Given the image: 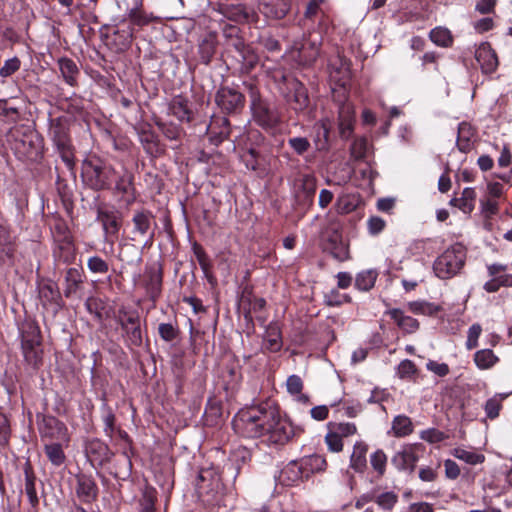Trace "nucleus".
Here are the masks:
<instances>
[{"mask_svg":"<svg viewBox=\"0 0 512 512\" xmlns=\"http://www.w3.org/2000/svg\"><path fill=\"white\" fill-rule=\"evenodd\" d=\"M22 350L24 357L29 364L36 366L39 363L41 359V348L38 340L34 338L27 339L24 337L22 341Z\"/></svg>","mask_w":512,"mask_h":512,"instance_id":"nucleus-23","label":"nucleus"},{"mask_svg":"<svg viewBox=\"0 0 512 512\" xmlns=\"http://www.w3.org/2000/svg\"><path fill=\"white\" fill-rule=\"evenodd\" d=\"M76 493L82 501L90 502L94 500L97 496V487L95 482L86 475L78 476Z\"/></svg>","mask_w":512,"mask_h":512,"instance_id":"nucleus-18","label":"nucleus"},{"mask_svg":"<svg viewBox=\"0 0 512 512\" xmlns=\"http://www.w3.org/2000/svg\"><path fill=\"white\" fill-rule=\"evenodd\" d=\"M328 429L335 431L342 439L352 436L357 432L353 423H329Z\"/></svg>","mask_w":512,"mask_h":512,"instance_id":"nucleus-39","label":"nucleus"},{"mask_svg":"<svg viewBox=\"0 0 512 512\" xmlns=\"http://www.w3.org/2000/svg\"><path fill=\"white\" fill-rule=\"evenodd\" d=\"M115 171L110 165H106L100 159L84 161L82 176L86 183L95 190L108 188Z\"/></svg>","mask_w":512,"mask_h":512,"instance_id":"nucleus-2","label":"nucleus"},{"mask_svg":"<svg viewBox=\"0 0 512 512\" xmlns=\"http://www.w3.org/2000/svg\"><path fill=\"white\" fill-rule=\"evenodd\" d=\"M475 58L484 73H492L498 67L497 55L488 42H483L478 46Z\"/></svg>","mask_w":512,"mask_h":512,"instance_id":"nucleus-12","label":"nucleus"},{"mask_svg":"<svg viewBox=\"0 0 512 512\" xmlns=\"http://www.w3.org/2000/svg\"><path fill=\"white\" fill-rule=\"evenodd\" d=\"M61 443L62 442L45 444V453L50 462L56 466L61 465L65 460Z\"/></svg>","mask_w":512,"mask_h":512,"instance_id":"nucleus-31","label":"nucleus"},{"mask_svg":"<svg viewBox=\"0 0 512 512\" xmlns=\"http://www.w3.org/2000/svg\"><path fill=\"white\" fill-rule=\"evenodd\" d=\"M119 323L122 329L125 331L128 341L135 346L141 345L142 335L139 316L136 313L120 311Z\"/></svg>","mask_w":512,"mask_h":512,"instance_id":"nucleus-6","label":"nucleus"},{"mask_svg":"<svg viewBox=\"0 0 512 512\" xmlns=\"http://www.w3.org/2000/svg\"><path fill=\"white\" fill-rule=\"evenodd\" d=\"M476 193L472 188H465L462 192V196L459 198L460 203L459 209L464 213H470L474 209V200Z\"/></svg>","mask_w":512,"mask_h":512,"instance_id":"nucleus-36","label":"nucleus"},{"mask_svg":"<svg viewBox=\"0 0 512 512\" xmlns=\"http://www.w3.org/2000/svg\"><path fill=\"white\" fill-rule=\"evenodd\" d=\"M447 437L448 436L444 432L435 428L424 430L420 434V438L429 443H438L445 440Z\"/></svg>","mask_w":512,"mask_h":512,"instance_id":"nucleus-43","label":"nucleus"},{"mask_svg":"<svg viewBox=\"0 0 512 512\" xmlns=\"http://www.w3.org/2000/svg\"><path fill=\"white\" fill-rule=\"evenodd\" d=\"M500 409H501V400L500 399H498L497 397H493V398L487 400V402L485 404V412H486V415L490 419H494V418L498 417Z\"/></svg>","mask_w":512,"mask_h":512,"instance_id":"nucleus-50","label":"nucleus"},{"mask_svg":"<svg viewBox=\"0 0 512 512\" xmlns=\"http://www.w3.org/2000/svg\"><path fill=\"white\" fill-rule=\"evenodd\" d=\"M408 308L412 313L423 315H434L439 311L438 306L424 301L410 302Z\"/></svg>","mask_w":512,"mask_h":512,"instance_id":"nucleus-34","label":"nucleus"},{"mask_svg":"<svg viewBox=\"0 0 512 512\" xmlns=\"http://www.w3.org/2000/svg\"><path fill=\"white\" fill-rule=\"evenodd\" d=\"M430 39L436 45L447 47L452 42L450 31L446 28L437 27L430 32Z\"/></svg>","mask_w":512,"mask_h":512,"instance_id":"nucleus-35","label":"nucleus"},{"mask_svg":"<svg viewBox=\"0 0 512 512\" xmlns=\"http://www.w3.org/2000/svg\"><path fill=\"white\" fill-rule=\"evenodd\" d=\"M171 113L180 121H189L190 112L181 101H174L170 106Z\"/></svg>","mask_w":512,"mask_h":512,"instance_id":"nucleus-44","label":"nucleus"},{"mask_svg":"<svg viewBox=\"0 0 512 512\" xmlns=\"http://www.w3.org/2000/svg\"><path fill=\"white\" fill-rule=\"evenodd\" d=\"M263 346L270 352H277L282 347L281 332L277 324H270L264 335Z\"/></svg>","mask_w":512,"mask_h":512,"instance_id":"nucleus-21","label":"nucleus"},{"mask_svg":"<svg viewBox=\"0 0 512 512\" xmlns=\"http://www.w3.org/2000/svg\"><path fill=\"white\" fill-rule=\"evenodd\" d=\"M152 220L153 216L150 212H136L132 218L133 230L131 239L133 241L143 240L144 246H151L154 237Z\"/></svg>","mask_w":512,"mask_h":512,"instance_id":"nucleus-5","label":"nucleus"},{"mask_svg":"<svg viewBox=\"0 0 512 512\" xmlns=\"http://www.w3.org/2000/svg\"><path fill=\"white\" fill-rule=\"evenodd\" d=\"M232 16L236 21H250L254 19L255 13L244 5H238L233 9Z\"/></svg>","mask_w":512,"mask_h":512,"instance_id":"nucleus-46","label":"nucleus"},{"mask_svg":"<svg viewBox=\"0 0 512 512\" xmlns=\"http://www.w3.org/2000/svg\"><path fill=\"white\" fill-rule=\"evenodd\" d=\"M40 432L43 438L56 440L58 442H67L68 434L66 426L58 419L52 416L44 417Z\"/></svg>","mask_w":512,"mask_h":512,"instance_id":"nucleus-9","label":"nucleus"},{"mask_svg":"<svg viewBox=\"0 0 512 512\" xmlns=\"http://www.w3.org/2000/svg\"><path fill=\"white\" fill-rule=\"evenodd\" d=\"M87 265L93 273L105 274L108 271V264L98 256L89 258Z\"/></svg>","mask_w":512,"mask_h":512,"instance_id":"nucleus-48","label":"nucleus"},{"mask_svg":"<svg viewBox=\"0 0 512 512\" xmlns=\"http://www.w3.org/2000/svg\"><path fill=\"white\" fill-rule=\"evenodd\" d=\"M272 429L269 431V440L276 444H283L287 442L292 434V426L291 424L285 420L282 419L279 411L276 414L275 423L271 425Z\"/></svg>","mask_w":512,"mask_h":512,"instance_id":"nucleus-14","label":"nucleus"},{"mask_svg":"<svg viewBox=\"0 0 512 512\" xmlns=\"http://www.w3.org/2000/svg\"><path fill=\"white\" fill-rule=\"evenodd\" d=\"M452 454L455 458L471 465L480 464L485 460V456L483 454H479L474 450H468L460 447L455 448Z\"/></svg>","mask_w":512,"mask_h":512,"instance_id":"nucleus-28","label":"nucleus"},{"mask_svg":"<svg viewBox=\"0 0 512 512\" xmlns=\"http://www.w3.org/2000/svg\"><path fill=\"white\" fill-rule=\"evenodd\" d=\"M329 409L325 405L316 406L311 409V416L313 419L322 421L328 417Z\"/></svg>","mask_w":512,"mask_h":512,"instance_id":"nucleus-64","label":"nucleus"},{"mask_svg":"<svg viewBox=\"0 0 512 512\" xmlns=\"http://www.w3.org/2000/svg\"><path fill=\"white\" fill-rule=\"evenodd\" d=\"M289 144L298 154H303L310 146L308 140L303 137L291 138Z\"/></svg>","mask_w":512,"mask_h":512,"instance_id":"nucleus-58","label":"nucleus"},{"mask_svg":"<svg viewBox=\"0 0 512 512\" xmlns=\"http://www.w3.org/2000/svg\"><path fill=\"white\" fill-rule=\"evenodd\" d=\"M235 48L239 52L238 61L242 62L245 68L250 69L257 63V56L246 47L240 40L234 42Z\"/></svg>","mask_w":512,"mask_h":512,"instance_id":"nucleus-30","label":"nucleus"},{"mask_svg":"<svg viewBox=\"0 0 512 512\" xmlns=\"http://www.w3.org/2000/svg\"><path fill=\"white\" fill-rule=\"evenodd\" d=\"M286 385L288 392L291 394H299L303 388L302 380L296 375H291L287 379Z\"/></svg>","mask_w":512,"mask_h":512,"instance_id":"nucleus-59","label":"nucleus"},{"mask_svg":"<svg viewBox=\"0 0 512 512\" xmlns=\"http://www.w3.org/2000/svg\"><path fill=\"white\" fill-rule=\"evenodd\" d=\"M194 253H195V256H196L202 270L207 275L210 270V263H209L208 256L206 255L204 250L198 245L194 246Z\"/></svg>","mask_w":512,"mask_h":512,"instance_id":"nucleus-55","label":"nucleus"},{"mask_svg":"<svg viewBox=\"0 0 512 512\" xmlns=\"http://www.w3.org/2000/svg\"><path fill=\"white\" fill-rule=\"evenodd\" d=\"M390 317L396 322L399 328L406 333H414L419 328V323L416 319L404 315L400 309H392L387 312Z\"/></svg>","mask_w":512,"mask_h":512,"instance_id":"nucleus-20","label":"nucleus"},{"mask_svg":"<svg viewBox=\"0 0 512 512\" xmlns=\"http://www.w3.org/2000/svg\"><path fill=\"white\" fill-rule=\"evenodd\" d=\"M20 68V60L17 57L8 59L0 69L2 77L11 76Z\"/></svg>","mask_w":512,"mask_h":512,"instance_id":"nucleus-51","label":"nucleus"},{"mask_svg":"<svg viewBox=\"0 0 512 512\" xmlns=\"http://www.w3.org/2000/svg\"><path fill=\"white\" fill-rule=\"evenodd\" d=\"M474 361L478 368L489 369L497 363L498 357L495 356L492 350L483 349L475 353Z\"/></svg>","mask_w":512,"mask_h":512,"instance_id":"nucleus-29","label":"nucleus"},{"mask_svg":"<svg viewBox=\"0 0 512 512\" xmlns=\"http://www.w3.org/2000/svg\"><path fill=\"white\" fill-rule=\"evenodd\" d=\"M397 501L396 495L393 493H383L377 498V503L379 506H381L383 509L389 510L391 509Z\"/></svg>","mask_w":512,"mask_h":512,"instance_id":"nucleus-57","label":"nucleus"},{"mask_svg":"<svg viewBox=\"0 0 512 512\" xmlns=\"http://www.w3.org/2000/svg\"><path fill=\"white\" fill-rule=\"evenodd\" d=\"M376 278L377 273L375 271H363L357 275L355 285L360 290L368 291L374 286Z\"/></svg>","mask_w":512,"mask_h":512,"instance_id":"nucleus-32","label":"nucleus"},{"mask_svg":"<svg viewBox=\"0 0 512 512\" xmlns=\"http://www.w3.org/2000/svg\"><path fill=\"white\" fill-rule=\"evenodd\" d=\"M129 20L137 26H144L150 22V18L139 7L130 10Z\"/></svg>","mask_w":512,"mask_h":512,"instance_id":"nucleus-47","label":"nucleus"},{"mask_svg":"<svg viewBox=\"0 0 512 512\" xmlns=\"http://www.w3.org/2000/svg\"><path fill=\"white\" fill-rule=\"evenodd\" d=\"M302 191L305 194V199L309 205L313 202V197L316 192V179L313 176L305 175L302 178Z\"/></svg>","mask_w":512,"mask_h":512,"instance_id":"nucleus-37","label":"nucleus"},{"mask_svg":"<svg viewBox=\"0 0 512 512\" xmlns=\"http://www.w3.org/2000/svg\"><path fill=\"white\" fill-rule=\"evenodd\" d=\"M103 229L108 236H115L118 233L120 222L114 213L100 212L98 215Z\"/></svg>","mask_w":512,"mask_h":512,"instance_id":"nucleus-27","label":"nucleus"},{"mask_svg":"<svg viewBox=\"0 0 512 512\" xmlns=\"http://www.w3.org/2000/svg\"><path fill=\"white\" fill-rule=\"evenodd\" d=\"M368 446L364 442H356L350 458V467L356 472H364L367 467L366 454Z\"/></svg>","mask_w":512,"mask_h":512,"instance_id":"nucleus-19","label":"nucleus"},{"mask_svg":"<svg viewBox=\"0 0 512 512\" xmlns=\"http://www.w3.org/2000/svg\"><path fill=\"white\" fill-rule=\"evenodd\" d=\"M446 476L450 479H456L460 474L458 465L452 460H446L444 462Z\"/></svg>","mask_w":512,"mask_h":512,"instance_id":"nucleus-63","label":"nucleus"},{"mask_svg":"<svg viewBox=\"0 0 512 512\" xmlns=\"http://www.w3.org/2000/svg\"><path fill=\"white\" fill-rule=\"evenodd\" d=\"M287 89L286 98L293 109L295 111L304 110L309 104V98L303 84L297 79L292 78L287 82Z\"/></svg>","mask_w":512,"mask_h":512,"instance_id":"nucleus-7","label":"nucleus"},{"mask_svg":"<svg viewBox=\"0 0 512 512\" xmlns=\"http://www.w3.org/2000/svg\"><path fill=\"white\" fill-rule=\"evenodd\" d=\"M354 111L350 104H343L339 109V129L343 137L348 136L353 128Z\"/></svg>","mask_w":512,"mask_h":512,"instance_id":"nucleus-24","label":"nucleus"},{"mask_svg":"<svg viewBox=\"0 0 512 512\" xmlns=\"http://www.w3.org/2000/svg\"><path fill=\"white\" fill-rule=\"evenodd\" d=\"M325 442L332 452H340L343 450V439L332 429H328Z\"/></svg>","mask_w":512,"mask_h":512,"instance_id":"nucleus-41","label":"nucleus"},{"mask_svg":"<svg viewBox=\"0 0 512 512\" xmlns=\"http://www.w3.org/2000/svg\"><path fill=\"white\" fill-rule=\"evenodd\" d=\"M161 338L165 341H172L177 337V329L170 323H162L158 327Z\"/></svg>","mask_w":512,"mask_h":512,"instance_id":"nucleus-49","label":"nucleus"},{"mask_svg":"<svg viewBox=\"0 0 512 512\" xmlns=\"http://www.w3.org/2000/svg\"><path fill=\"white\" fill-rule=\"evenodd\" d=\"M372 468L382 476L385 473L387 456L382 450H377L370 457Z\"/></svg>","mask_w":512,"mask_h":512,"instance_id":"nucleus-38","label":"nucleus"},{"mask_svg":"<svg viewBox=\"0 0 512 512\" xmlns=\"http://www.w3.org/2000/svg\"><path fill=\"white\" fill-rule=\"evenodd\" d=\"M155 495L154 490L147 489L143 494L142 512H153Z\"/></svg>","mask_w":512,"mask_h":512,"instance_id":"nucleus-56","label":"nucleus"},{"mask_svg":"<svg viewBox=\"0 0 512 512\" xmlns=\"http://www.w3.org/2000/svg\"><path fill=\"white\" fill-rule=\"evenodd\" d=\"M416 372L414 363L410 360L402 361L398 366V374L401 378H409Z\"/></svg>","mask_w":512,"mask_h":512,"instance_id":"nucleus-53","label":"nucleus"},{"mask_svg":"<svg viewBox=\"0 0 512 512\" xmlns=\"http://www.w3.org/2000/svg\"><path fill=\"white\" fill-rule=\"evenodd\" d=\"M59 70L65 82L70 86L77 85V77L79 75V69L76 63L68 58H60L58 60Z\"/></svg>","mask_w":512,"mask_h":512,"instance_id":"nucleus-22","label":"nucleus"},{"mask_svg":"<svg viewBox=\"0 0 512 512\" xmlns=\"http://www.w3.org/2000/svg\"><path fill=\"white\" fill-rule=\"evenodd\" d=\"M40 297L52 301L58 297V292L53 284H44L40 288Z\"/></svg>","mask_w":512,"mask_h":512,"instance_id":"nucleus-61","label":"nucleus"},{"mask_svg":"<svg viewBox=\"0 0 512 512\" xmlns=\"http://www.w3.org/2000/svg\"><path fill=\"white\" fill-rule=\"evenodd\" d=\"M14 252V239L7 227L0 224V261L10 258Z\"/></svg>","mask_w":512,"mask_h":512,"instance_id":"nucleus-25","label":"nucleus"},{"mask_svg":"<svg viewBox=\"0 0 512 512\" xmlns=\"http://www.w3.org/2000/svg\"><path fill=\"white\" fill-rule=\"evenodd\" d=\"M55 238L61 242L59 248L65 251L64 255H60L64 262H69L74 256V247L71 242L70 234L64 223L55 225Z\"/></svg>","mask_w":512,"mask_h":512,"instance_id":"nucleus-16","label":"nucleus"},{"mask_svg":"<svg viewBox=\"0 0 512 512\" xmlns=\"http://www.w3.org/2000/svg\"><path fill=\"white\" fill-rule=\"evenodd\" d=\"M330 78L343 88L349 83L351 71L350 63L346 58L337 56V58L331 62Z\"/></svg>","mask_w":512,"mask_h":512,"instance_id":"nucleus-13","label":"nucleus"},{"mask_svg":"<svg viewBox=\"0 0 512 512\" xmlns=\"http://www.w3.org/2000/svg\"><path fill=\"white\" fill-rule=\"evenodd\" d=\"M392 432L396 437H404L413 432V423L406 415H398L392 422Z\"/></svg>","mask_w":512,"mask_h":512,"instance_id":"nucleus-26","label":"nucleus"},{"mask_svg":"<svg viewBox=\"0 0 512 512\" xmlns=\"http://www.w3.org/2000/svg\"><path fill=\"white\" fill-rule=\"evenodd\" d=\"M69 120L59 117L51 120L49 133L68 167L74 164V154L69 137Z\"/></svg>","mask_w":512,"mask_h":512,"instance_id":"nucleus-4","label":"nucleus"},{"mask_svg":"<svg viewBox=\"0 0 512 512\" xmlns=\"http://www.w3.org/2000/svg\"><path fill=\"white\" fill-rule=\"evenodd\" d=\"M368 227L372 234H377L384 229L385 221L380 217H371L368 221Z\"/></svg>","mask_w":512,"mask_h":512,"instance_id":"nucleus-62","label":"nucleus"},{"mask_svg":"<svg viewBox=\"0 0 512 512\" xmlns=\"http://www.w3.org/2000/svg\"><path fill=\"white\" fill-rule=\"evenodd\" d=\"M216 103L221 109L233 112L243 106L244 97L233 88L223 87L217 92Z\"/></svg>","mask_w":512,"mask_h":512,"instance_id":"nucleus-10","label":"nucleus"},{"mask_svg":"<svg viewBox=\"0 0 512 512\" xmlns=\"http://www.w3.org/2000/svg\"><path fill=\"white\" fill-rule=\"evenodd\" d=\"M322 239L329 242L331 253L335 258L342 261L347 257V250L342 244L341 235L335 225L322 232Z\"/></svg>","mask_w":512,"mask_h":512,"instance_id":"nucleus-15","label":"nucleus"},{"mask_svg":"<svg viewBox=\"0 0 512 512\" xmlns=\"http://www.w3.org/2000/svg\"><path fill=\"white\" fill-rule=\"evenodd\" d=\"M66 282L67 288L65 290L66 296L76 291V288L79 283H81V275L79 271L75 268H71L66 272Z\"/></svg>","mask_w":512,"mask_h":512,"instance_id":"nucleus-40","label":"nucleus"},{"mask_svg":"<svg viewBox=\"0 0 512 512\" xmlns=\"http://www.w3.org/2000/svg\"><path fill=\"white\" fill-rule=\"evenodd\" d=\"M465 256V249L460 244H456L448 248L434 263V271L436 275L442 279L452 277L464 265Z\"/></svg>","mask_w":512,"mask_h":512,"instance_id":"nucleus-3","label":"nucleus"},{"mask_svg":"<svg viewBox=\"0 0 512 512\" xmlns=\"http://www.w3.org/2000/svg\"><path fill=\"white\" fill-rule=\"evenodd\" d=\"M351 156L356 159H362L367 152V141L364 138L356 139L351 146Z\"/></svg>","mask_w":512,"mask_h":512,"instance_id":"nucleus-45","label":"nucleus"},{"mask_svg":"<svg viewBox=\"0 0 512 512\" xmlns=\"http://www.w3.org/2000/svg\"><path fill=\"white\" fill-rule=\"evenodd\" d=\"M278 410L265 405L253 406L239 411L233 419L236 432L244 437L257 438L268 435L275 423Z\"/></svg>","mask_w":512,"mask_h":512,"instance_id":"nucleus-1","label":"nucleus"},{"mask_svg":"<svg viewBox=\"0 0 512 512\" xmlns=\"http://www.w3.org/2000/svg\"><path fill=\"white\" fill-rule=\"evenodd\" d=\"M473 136L472 127L467 123H462L458 128V147L466 152L470 149V139Z\"/></svg>","mask_w":512,"mask_h":512,"instance_id":"nucleus-33","label":"nucleus"},{"mask_svg":"<svg viewBox=\"0 0 512 512\" xmlns=\"http://www.w3.org/2000/svg\"><path fill=\"white\" fill-rule=\"evenodd\" d=\"M26 474V483H25V492L29 499V502L35 506L38 504V497L35 489L34 476L29 473L28 468L25 470Z\"/></svg>","mask_w":512,"mask_h":512,"instance_id":"nucleus-42","label":"nucleus"},{"mask_svg":"<svg viewBox=\"0 0 512 512\" xmlns=\"http://www.w3.org/2000/svg\"><path fill=\"white\" fill-rule=\"evenodd\" d=\"M482 332V328L479 324H473L468 331L466 346L469 350L475 348L478 344V338Z\"/></svg>","mask_w":512,"mask_h":512,"instance_id":"nucleus-52","label":"nucleus"},{"mask_svg":"<svg viewBox=\"0 0 512 512\" xmlns=\"http://www.w3.org/2000/svg\"><path fill=\"white\" fill-rule=\"evenodd\" d=\"M252 111L255 121L265 127L271 128L278 122V116L270 110L266 103L252 92Z\"/></svg>","mask_w":512,"mask_h":512,"instance_id":"nucleus-8","label":"nucleus"},{"mask_svg":"<svg viewBox=\"0 0 512 512\" xmlns=\"http://www.w3.org/2000/svg\"><path fill=\"white\" fill-rule=\"evenodd\" d=\"M325 301L329 306H339L344 302H349L350 297L347 295H340L337 291H331L325 296Z\"/></svg>","mask_w":512,"mask_h":512,"instance_id":"nucleus-54","label":"nucleus"},{"mask_svg":"<svg viewBox=\"0 0 512 512\" xmlns=\"http://www.w3.org/2000/svg\"><path fill=\"white\" fill-rule=\"evenodd\" d=\"M262 12L269 18L282 19L290 10V0H267L262 3Z\"/></svg>","mask_w":512,"mask_h":512,"instance_id":"nucleus-17","label":"nucleus"},{"mask_svg":"<svg viewBox=\"0 0 512 512\" xmlns=\"http://www.w3.org/2000/svg\"><path fill=\"white\" fill-rule=\"evenodd\" d=\"M426 366H427L428 370L432 371L433 373H435L436 375L441 376V377H443L449 373V367L445 363L429 361Z\"/></svg>","mask_w":512,"mask_h":512,"instance_id":"nucleus-60","label":"nucleus"},{"mask_svg":"<svg viewBox=\"0 0 512 512\" xmlns=\"http://www.w3.org/2000/svg\"><path fill=\"white\" fill-rule=\"evenodd\" d=\"M420 449L421 445L419 444L407 445L393 456L392 463L400 470L412 472L418 460Z\"/></svg>","mask_w":512,"mask_h":512,"instance_id":"nucleus-11","label":"nucleus"}]
</instances>
